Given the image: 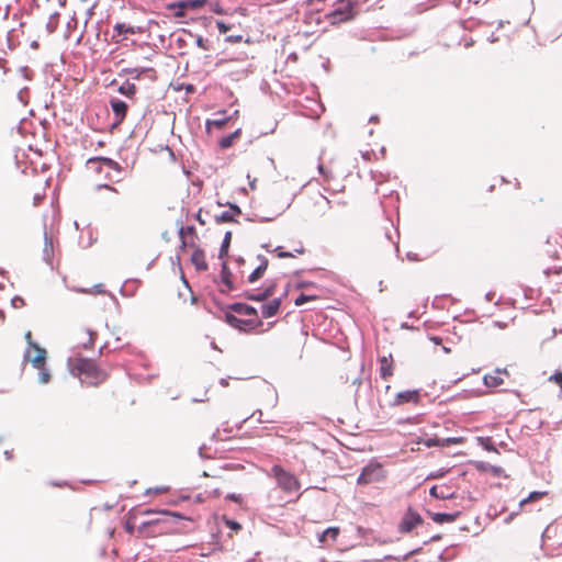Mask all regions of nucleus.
Segmentation results:
<instances>
[{
  "label": "nucleus",
  "mask_w": 562,
  "mask_h": 562,
  "mask_svg": "<svg viewBox=\"0 0 562 562\" xmlns=\"http://www.w3.org/2000/svg\"><path fill=\"white\" fill-rule=\"evenodd\" d=\"M228 206H229V210L233 214H234V217L236 215H240L241 214V209L235 204V203H228Z\"/></svg>",
  "instance_id": "obj_51"
},
{
  "label": "nucleus",
  "mask_w": 562,
  "mask_h": 562,
  "mask_svg": "<svg viewBox=\"0 0 562 562\" xmlns=\"http://www.w3.org/2000/svg\"><path fill=\"white\" fill-rule=\"evenodd\" d=\"M362 384V379L361 376H356L353 380H352V385H357V390L355 392V395H353V401H355V404H358L359 402V398H360V394H359V387L360 385Z\"/></svg>",
  "instance_id": "obj_39"
},
{
  "label": "nucleus",
  "mask_w": 562,
  "mask_h": 562,
  "mask_svg": "<svg viewBox=\"0 0 562 562\" xmlns=\"http://www.w3.org/2000/svg\"><path fill=\"white\" fill-rule=\"evenodd\" d=\"M472 464L480 472H487L490 470L491 464L484 461H473Z\"/></svg>",
  "instance_id": "obj_41"
},
{
  "label": "nucleus",
  "mask_w": 562,
  "mask_h": 562,
  "mask_svg": "<svg viewBox=\"0 0 562 562\" xmlns=\"http://www.w3.org/2000/svg\"><path fill=\"white\" fill-rule=\"evenodd\" d=\"M125 530L130 535H133V532L135 530L134 525L130 520H127L126 524H125Z\"/></svg>",
  "instance_id": "obj_57"
},
{
  "label": "nucleus",
  "mask_w": 562,
  "mask_h": 562,
  "mask_svg": "<svg viewBox=\"0 0 562 562\" xmlns=\"http://www.w3.org/2000/svg\"><path fill=\"white\" fill-rule=\"evenodd\" d=\"M40 370L38 372V381L40 383L46 384L50 380V373L47 368H45V364L43 367L37 368Z\"/></svg>",
  "instance_id": "obj_37"
},
{
  "label": "nucleus",
  "mask_w": 562,
  "mask_h": 562,
  "mask_svg": "<svg viewBox=\"0 0 562 562\" xmlns=\"http://www.w3.org/2000/svg\"><path fill=\"white\" fill-rule=\"evenodd\" d=\"M190 260L198 271H206L209 269V265L205 260V252L200 247L194 249Z\"/></svg>",
  "instance_id": "obj_15"
},
{
  "label": "nucleus",
  "mask_w": 562,
  "mask_h": 562,
  "mask_svg": "<svg viewBox=\"0 0 562 562\" xmlns=\"http://www.w3.org/2000/svg\"><path fill=\"white\" fill-rule=\"evenodd\" d=\"M449 472L448 469H438L437 471H434L429 473L426 477V480H437L443 477Z\"/></svg>",
  "instance_id": "obj_38"
},
{
  "label": "nucleus",
  "mask_w": 562,
  "mask_h": 562,
  "mask_svg": "<svg viewBox=\"0 0 562 562\" xmlns=\"http://www.w3.org/2000/svg\"><path fill=\"white\" fill-rule=\"evenodd\" d=\"M54 257V244L53 237L48 234L46 224H44V248H43V260L48 265L53 266Z\"/></svg>",
  "instance_id": "obj_14"
},
{
  "label": "nucleus",
  "mask_w": 562,
  "mask_h": 562,
  "mask_svg": "<svg viewBox=\"0 0 562 562\" xmlns=\"http://www.w3.org/2000/svg\"><path fill=\"white\" fill-rule=\"evenodd\" d=\"M460 441H461V439L456 438V437L445 438V439H441V447H449L450 445L458 443Z\"/></svg>",
  "instance_id": "obj_48"
},
{
  "label": "nucleus",
  "mask_w": 562,
  "mask_h": 562,
  "mask_svg": "<svg viewBox=\"0 0 562 562\" xmlns=\"http://www.w3.org/2000/svg\"><path fill=\"white\" fill-rule=\"evenodd\" d=\"M271 472L278 483V485L285 492H295L300 488L297 479L281 465L274 464Z\"/></svg>",
  "instance_id": "obj_3"
},
{
  "label": "nucleus",
  "mask_w": 562,
  "mask_h": 562,
  "mask_svg": "<svg viewBox=\"0 0 562 562\" xmlns=\"http://www.w3.org/2000/svg\"><path fill=\"white\" fill-rule=\"evenodd\" d=\"M224 321L233 328L241 333H251L262 325V321L258 318L243 319L238 318L231 312L224 314Z\"/></svg>",
  "instance_id": "obj_4"
},
{
  "label": "nucleus",
  "mask_w": 562,
  "mask_h": 562,
  "mask_svg": "<svg viewBox=\"0 0 562 562\" xmlns=\"http://www.w3.org/2000/svg\"><path fill=\"white\" fill-rule=\"evenodd\" d=\"M420 400L419 390H406L398 392L392 403L393 406H398L404 403H414L417 404Z\"/></svg>",
  "instance_id": "obj_11"
},
{
  "label": "nucleus",
  "mask_w": 562,
  "mask_h": 562,
  "mask_svg": "<svg viewBox=\"0 0 562 562\" xmlns=\"http://www.w3.org/2000/svg\"><path fill=\"white\" fill-rule=\"evenodd\" d=\"M216 26H217L218 32H220L221 34H225V33H227V32L233 27V25H231V24H226V23H225V22H223V21H216Z\"/></svg>",
  "instance_id": "obj_43"
},
{
  "label": "nucleus",
  "mask_w": 562,
  "mask_h": 562,
  "mask_svg": "<svg viewBox=\"0 0 562 562\" xmlns=\"http://www.w3.org/2000/svg\"><path fill=\"white\" fill-rule=\"evenodd\" d=\"M296 289H310V288H317V284L312 281H300L295 285Z\"/></svg>",
  "instance_id": "obj_45"
},
{
  "label": "nucleus",
  "mask_w": 562,
  "mask_h": 562,
  "mask_svg": "<svg viewBox=\"0 0 562 562\" xmlns=\"http://www.w3.org/2000/svg\"><path fill=\"white\" fill-rule=\"evenodd\" d=\"M385 238L390 244L393 245L395 252L398 255V252H400V248H398L400 233H398V231L396 228L393 232L386 231Z\"/></svg>",
  "instance_id": "obj_30"
},
{
  "label": "nucleus",
  "mask_w": 562,
  "mask_h": 562,
  "mask_svg": "<svg viewBox=\"0 0 562 562\" xmlns=\"http://www.w3.org/2000/svg\"><path fill=\"white\" fill-rule=\"evenodd\" d=\"M429 495L437 499H452L454 498V493H449L448 488L445 487H438L437 485H434L429 490Z\"/></svg>",
  "instance_id": "obj_23"
},
{
  "label": "nucleus",
  "mask_w": 562,
  "mask_h": 562,
  "mask_svg": "<svg viewBox=\"0 0 562 562\" xmlns=\"http://www.w3.org/2000/svg\"><path fill=\"white\" fill-rule=\"evenodd\" d=\"M176 262L178 265L179 270L182 271L179 254H177L176 257H175V260H172V263H176Z\"/></svg>",
  "instance_id": "obj_64"
},
{
  "label": "nucleus",
  "mask_w": 562,
  "mask_h": 562,
  "mask_svg": "<svg viewBox=\"0 0 562 562\" xmlns=\"http://www.w3.org/2000/svg\"><path fill=\"white\" fill-rule=\"evenodd\" d=\"M215 222L217 224L235 222L234 214L231 211H224L215 216Z\"/></svg>",
  "instance_id": "obj_36"
},
{
  "label": "nucleus",
  "mask_w": 562,
  "mask_h": 562,
  "mask_svg": "<svg viewBox=\"0 0 562 562\" xmlns=\"http://www.w3.org/2000/svg\"><path fill=\"white\" fill-rule=\"evenodd\" d=\"M97 189H98V190H100V189H108V190H111V191L117 192V190H116L114 187L110 186V184H99V186L97 187Z\"/></svg>",
  "instance_id": "obj_59"
},
{
  "label": "nucleus",
  "mask_w": 562,
  "mask_h": 562,
  "mask_svg": "<svg viewBox=\"0 0 562 562\" xmlns=\"http://www.w3.org/2000/svg\"><path fill=\"white\" fill-rule=\"evenodd\" d=\"M71 372L74 375H85L90 379L92 385H98L106 378L105 372L93 360L87 358H79Z\"/></svg>",
  "instance_id": "obj_1"
},
{
  "label": "nucleus",
  "mask_w": 562,
  "mask_h": 562,
  "mask_svg": "<svg viewBox=\"0 0 562 562\" xmlns=\"http://www.w3.org/2000/svg\"><path fill=\"white\" fill-rule=\"evenodd\" d=\"M544 492H538V491H533L531 492L528 497L521 499L519 502V508L524 507L527 503H530V502H536L538 499H540L541 497L544 496Z\"/></svg>",
  "instance_id": "obj_34"
},
{
  "label": "nucleus",
  "mask_w": 562,
  "mask_h": 562,
  "mask_svg": "<svg viewBox=\"0 0 562 562\" xmlns=\"http://www.w3.org/2000/svg\"><path fill=\"white\" fill-rule=\"evenodd\" d=\"M123 72L127 74L132 79H139L146 71H153L151 68H124Z\"/></svg>",
  "instance_id": "obj_31"
},
{
  "label": "nucleus",
  "mask_w": 562,
  "mask_h": 562,
  "mask_svg": "<svg viewBox=\"0 0 562 562\" xmlns=\"http://www.w3.org/2000/svg\"><path fill=\"white\" fill-rule=\"evenodd\" d=\"M176 262L178 265L179 270L182 271L179 254H177L176 257H175V260H172V263H176Z\"/></svg>",
  "instance_id": "obj_63"
},
{
  "label": "nucleus",
  "mask_w": 562,
  "mask_h": 562,
  "mask_svg": "<svg viewBox=\"0 0 562 562\" xmlns=\"http://www.w3.org/2000/svg\"><path fill=\"white\" fill-rule=\"evenodd\" d=\"M282 303V297H277L261 306V314L263 318H270L278 314Z\"/></svg>",
  "instance_id": "obj_19"
},
{
  "label": "nucleus",
  "mask_w": 562,
  "mask_h": 562,
  "mask_svg": "<svg viewBox=\"0 0 562 562\" xmlns=\"http://www.w3.org/2000/svg\"><path fill=\"white\" fill-rule=\"evenodd\" d=\"M49 33H53L56 30V24H53L52 20L46 25Z\"/></svg>",
  "instance_id": "obj_62"
},
{
  "label": "nucleus",
  "mask_w": 562,
  "mask_h": 562,
  "mask_svg": "<svg viewBox=\"0 0 562 562\" xmlns=\"http://www.w3.org/2000/svg\"><path fill=\"white\" fill-rule=\"evenodd\" d=\"M194 218L201 224H205V220L202 217L201 210L194 215Z\"/></svg>",
  "instance_id": "obj_58"
},
{
  "label": "nucleus",
  "mask_w": 562,
  "mask_h": 562,
  "mask_svg": "<svg viewBox=\"0 0 562 562\" xmlns=\"http://www.w3.org/2000/svg\"><path fill=\"white\" fill-rule=\"evenodd\" d=\"M266 272V269L263 266H258L249 276H248V282L249 283H255L257 282L259 279H261L263 277Z\"/></svg>",
  "instance_id": "obj_35"
},
{
  "label": "nucleus",
  "mask_w": 562,
  "mask_h": 562,
  "mask_svg": "<svg viewBox=\"0 0 562 562\" xmlns=\"http://www.w3.org/2000/svg\"><path fill=\"white\" fill-rule=\"evenodd\" d=\"M488 472L496 477H501L504 474V469L502 467L491 464Z\"/></svg>",
  "instance_id": "obj_46"
},
{
  "label": "nucleus",
  "mask_w": 562,
  "mask_h": 562,
  "mask_svg": "<svg viewBox=\"0 0 562 562\" xmlns=\"http://www.w3.org/2000/svg\"><path fill=\"white\" fill-rule=\"evenodd\" d=\"M430 340L435 344V345H440L442 342V338L439 337V336H431L430 337Z\"/></svg>",
  "instance_id": "obj_61"
},
{
  "label": "nucleus",
  "mask_w": 562,
  "mask_h": 562,
  "mask_svg": "<svg viewBox=\"0 0 562 562\" xmlns=\"http://www.w3.org/2000/svg\"><path fill=\"white\" fill-rule=\"evenodd\" d=\"M428 516L437 524H445V522H453L456 521L460 515L461 512H454V513H432L430 510H427Z\"/></svg>",
  "instance_id": "obj_18"
},
{
  "label": "nucleus",
  "mask_w": 562,
  "mask_h": 562,
  "mask_svg": "<svg viewBox=\"0 0 562 562\" xmlns=\"http://www.w3.org/2000/svg\"><path fill=\"white\" fill-rule=\"evenodd\" d=\"M241 134V130L240 128H237L236 131H234L233 133L226 135V136H223L220 140H218V146L222 148V149H226V148H229L236 138H238Z\"/></svg>",
  "instance_id": "obj_26"
},
{
  "label": "nucleus",
  "mask_w": 562,
  "mask_h": 562,
  "mask_svg": "<svg viewBox=\"0 0 562 562\" xmlns=\"http://www.w3.org/2000/svg\"><path fill=\"white\" fill-rule=\"evenodd\" d=\"M195 45L204 50H209L211 47L207 40H204L201 35H195Z\"/></svg>",
  "instance_id": "obj_40"
},
{
  "label": "nucleus",
  "mask_w": 562,
  "mask_h": 562,
  "mask_svg": "<svg viewBox=\"0 0 562 562\" xmlns=\"http://www.w3.org/2000/svg\"><path fill=\"white\" fill-rule=\"evenodd\" d=\"M232 277L233 273L228 267V263L223 261L221 265L220 282L225 286V289H221V293L227 294L229 291L235 289Z\"/></svg>",
  "instance_id": "obj_13"
},
{
  "label": "nucleus",
  "mask_w": 562,
  "mask_h": 562,
  "mask_svg": "<svg viewBox=\"0 0 562 562\" xmlns=\"http://www.w3.org/2000/svg\"><path fill=\"white\" fill-rule=\"evenodd\" d=\"M276 288H277V283L272 282L271 284L266 286L262 291H258V293H254L252 291H246L244 293V297L249 301L263 302L273 295Z\"/></svg>",
  "instance_id": "obj_12"
},
{
  "label": "nucleus",
  "mask_w": 562,
  "mask_h": 562,
  "mask_svg": "<svg viewBox=\"0 0 562 562\" xmlns=\"http://www.w3.org/2000/svg\"><path fill=\"white\" fill-rule=\"evenodd\" d=\"M384 477L383 469L379 463H369L363 467L361 473L357 479V483L360 485H368L382 481Z\"/></svg>",
  "instance_id": "obj_5"
},
{
  "label": "nucleus",
  "mask_w": 562,
  "mask_h": 562,
  "mask_svg": "<svg viewBox=\"0 0 562 562\" xmlns=\"http://www.w3.org/2000/svg\"><path fill=\"white\" fill-rule=\"evenodd\" d=\"M211 10L216 14H222L224 12L222 5L220 2H215L211 4Z\"/></svg>",
  "instance_id": "obj_53"
},
{
  "label": "nucleus",
  "mask_w": 562,
  "mask_h": 562,
  "mask_svg": "<svg viewBox=\"0 0 562 562\" xmlns=\"http://www.w3.org/2000/svg\"><path fill=\"white\" fill-rule=\"evenodd\" d=\"M11 305L14 307V308H19V307H22L23 305H25V302H24V299L19 296V295H15L12 300H11Z\"/></svg>",
  "instance_id": "obj_47"
},
{
  "label": "nucleus",
  "mask_w": 562,
  "mask_h": 562,
  "mask_svg": "<svg viewBox=\"0 0 562 562\" xmlns=\"http://www.w3.org/2000/svg\"><path fill=\"white\" fill-rule=\"evenodd\" d=\"M226 310L232 311L237 314H240V315L257 316V310L254 306L246 304V303H241V302H235V303L228 304L226 306Z\"/></svg>",
  "instance_id": "obj_16"
},
{
  "label": "nucleus",
  "mask_w": 562,
  "mask_h": 562,
  "mask_svg": "<svg viewBox=\"0 0 562 562\" xmlns=\"http://www.w3.org/2000/svg\"><path fill=\"white\" fill-rule=\"evenodd\" d=\"M117 91L127 98H132L136 93V86L133 82L126 80L119 87Z\"/></svg>",
  "instance_id": "obj_29"
},
{
  "label": "nucleus",
  "mask_w": 562,
  "mask_h": 562,
  "mask_svg": "<svg viewBox=\"0 0 562 562\" xmlns=\"http://www.w3.org/2000/svg\"><path fill=\"white\" fill-rule=\"evenodd\" d=\"M87 165L94 166V165H103L106 168L115 171H121V165L109 157H92L89 158L87 161Z\"/></svg>",
  "instance_id": "obj_21"
},
{
  "label": "nucleus",
  "mask_w": 562,
  "mask_h": 562,
  "mask_svg": "<svg viewBox=\"0 0 562 562\" xmlns=\"http://www.w3.org/2000/svg\"><path fill=\"white\" fill-rule=\"evenodd\" d=\"M355 8L351 1H348L344 5L335 9L328 14L333 24L350 21L355 18Z\"/></svg>",
  "instance_id": "obj_7"
},
{
  "label": "nucleus",
  "mask_w": 562,
  "mask_h": 562,
  "mask_svg": "<svg viewBox=\"0 0 562 562\" xmlns=\"http://www.w3.org/2000/svg\"><path fill=\"white\" fill-rule=\"evenodd\" d=\"M422 522V516L409 507L407 513L402 518L400 524V531L404 533L411 532L417 525H420Z\"/></svg>",
  "instance_id": "obj_9"
},
{
  "label": "nucleus",
  "mask_w": 562,
  "mask_h": 562,
  "mask_svg": "<svg viewBox=\"0 0 562 562\" xmlns=\"http://www.w3.org/2000/svg\"><path fill=\"white\" fill-rule=\"evenodd\" d=\"M113 32H114L113 37H115V36H123L125 34H131V35L140 34L144 32V29L140 26H131V25H126L125 23L119 22L113 26Z\"/></svg>",
  "instance_id": "obj_20"
},
{
  "label": "nucleus",
  "mask_w": 562,
  "mask_h": 562,
  "mask_svg": "<svg viewBox=\"0 0 562 562\" xmlns=\"http://www.w3.org/2000/svg\"><path fill=\"white\" fill-rule=\"evenodd\" d=\"M110 105H111V109L115 116V121L113 122L112 127H116L125 119V116L127 114L128 105L125 101L117 99V98H112L110 100Z\"/></svg>",
  "instance_id": "obj_10"
},
{
  "label": "nucleus",
  "mask_w": 562,
  "mask_h": 562,
  "mask_svg": "<svg viewBox=\"0 0 562 562\" xmlns=\"http://www.w3.org/2000/svg\"><path fill=\"white\" fill-rule=\"evenodd\" d=\"M243 41L241 35H228L225 37V42L227 43H238Z\"/></svg>",
  "instance_id": "obj_52"
},
{
  "label": "nucleus",
  "mask_w": 562,
  "mask_h": 562,
  "mask_svg": "<svg viewBox=\"0 0 562 562\" xmlns=\"http://www.w3.org/2000/svg\"><path fill=\"white\" fill-rule=\"evenodd\" d=\"M257 259H258V260H259V262H260V263H259V266H263V267H265V269L267 270L268 265H269L268 259H267L263 255H258V256H257Z\"/></svg>",
  "instance_id": "obj_54"
},
{
  "label": "nucleus",
  "mask_w": 562,
  "mask_h": 562,
  "mask_svg": "<svg viewBox=\"0 0 562 562\" xmlns=\"http://www.w3.org/2000/svg\"><path fill=\"white\" fill-rule=\"evenodd\" d=\"M25 340L29 345V348L24 353V361H31L34 368L43 367L46 362V350L33 341L31 331L25 334Z\"/></svg>",
  "instance_id": "obj_2"
},
{
  "label": "nucleus",
  "mask_w": 562,
  "mask_h": 562,
  "mask_svg": "<svg viewBox=\"0 0 562 562\" xmlns=\"http://www.w3.org/2000/svg\"><path fill=\"white\" fill-rule=\"evenodd\" d=\"M165 524L166 520L160 517L143 521L138 526V533L144 536H155L156 533H160L166 530L164 527Z\"/></svg>",
  "instance_id": "obj_8"
},
{
  "label": "nucleus",
  "mask_w": 562,
  "mask_h": 562,
  "mask_svg": "<svg viewBox=\"0 0 562 562\" xmlns=\"http://www.w3.org/2000/svg\"><path fill=\"white\" fill-rule=\"evenodd\" d=\"M88 334H89V341L88 344H85L83 347L87 349V348H90L92 345H93V338L95 336V333H93L92 330H88Z\"/></svg>",
  "instance_id": "obj_55"
},
{
  "label": "nucleus",
  "mask_w": 562,
  "mask_h": 562,
  "mask_svg": "<svg viewBox=\"0 0 562 562\" xmlns=\"http://www.w3.org/2000/svg\"><path fill=\"white\" fill-rule=\"evenodd\" d=\"M319 296L316 295V294H305V293H301L294 301V304L296 306H302L303 304L307 303V302H312V301H315L317 300Z\"/></svg>",
  "instance_id": "obj_33"
},
{
  "label": "nucleus",
  "mask_w": 562,
  "mask_h": 562,
  "mask_svg": "<svg viewBox=\"0 0 562 562\" xmlns=\"http://www.w3.org/2000/svg\"><path fill=\"white\" fill-rule=\"evenodd\" d=\"M499 369L496 370V373H501ZM483 382L487 387H497L503 384V379L498 374H485L483 376Z\"/></svg>",
  "instance_id": "obj_27"
},
{
  "label": "nucleus",
  "mask_w": 562,
  "mask_h": 562,
  "mask_svg": "<svg viewBox=\"0 0 562 562\" xmlns=\"http://www.w3.org/2000/svg\"><path fill=\"white\" fill-rule=\"evenodd\" d=\"M179 237H180V246L179 250L183 251L187 248L188 241L186 240L187 236L198 237L195 233V227L193 225L180 226L179 227Z\"/></svg>",
  "instance_id": "obj_22"
},
{
  "label": "nucleus",
  "mask_w": 562,
  "mask_h": 562,
  "mask_svg": "<svg viewBox=\"0 0 562 562\" xmlns=\"http://www.w3.org/2000/svg\"><path fill=\"white\" fill-rule=\"evenodd\" d=\"M248 221H259L261 223H267L273 220V217H259V218H247Z\"/></svg>",
  "instance_id": "obj_60"
},
{
  "label": "nucleus",
  "mask_w": 562,
  "mask_h": 562,
  "mask_svg": "<svg viewBox=\"0 0 562 562\" xmlns=\"http://www.w3.org/2000/svg\"><path fill=\"white\" fill-rule=\"evenodd\" d=\"M477 441L484 450L498 452L491 437H479Z\"/></svg>",
  "instance_id": "obj_32"
},
{
  "label": "nucleus",
  "mask_w": 562,
  "mask_h": 562,
  "mask_svg": "<svg viewBox=\"0 0 562 562\" xmlns=\"http://www.w3.org/2000/svg\"><path fill=\"white\" fill-rule=\"evenodd\" d=\"M379 363H380V376L383 379V380H387L389 378H391L393 375V358H392V355H389L387 357L386 356H383L381 358H379Z\"/></svg>",
  "instance_id": "obj_17"
},
{
  "label": "nucleus",
  "mask_w": 562,
  "mask_h": 562,
  "mask_svg": "<svg viewBox=\"0 0 562 562\" xmlns=\"http://www.w3.org/2000/svg\"><path fill=\"white\" fill-rule=\"evenodd\" d=\"M424 445L428 448H431V447H441V439L440 438H437V437H434V438H428L426 440H424Z\"/></svg>",
  "instance_id": "obj_42"
},
{
  "label": "nucleus",
  "mask_w": 562,
  "mask_h": 562,
  "mask_svg": "<svg viewBox=\"0 0 562 562\" xmlns=\"http://www.w3.org/2000/svg\"><path fill=\"white\" fill-rule=\"evenodd\" d=\"M225 522H226V526L231 529V530H234V531H238L241 529V526L238 521L236 520H233V519H225Z\"/></svg>",
  "instance_id": "obj_44"
},
{
  "label": "nucleus",
  "mask_w": 562,
  "mask_h": 562,
  "mask_svg": "<svg viewBox=\"0 0 562 562\" xmlns=\"http://www.w3.org/2000/svg\"><path fill=\"white\" fill-rule=\"evenodd\" d=\"M218 117L206 120L205 126L206 130L210 131L211 126H214L216 128H223L227 122L229 121V117L225 115V112L217 113Z\"/></svg>",
  "instance_id": "obj_24"
},
{
  "label": "nucleus",
  "mask_w": 562,
  "mask_h": 562,
  "mask_svg": "<svg viewBox=\"0 0 562 562\" xmlns=\"http://www.w3.org/2000/svg\"><path fill=\"white\" fill-rule=\"evenodd\" d=\"M549 381L550 382H554L557 384H560L561 389H562V372L561 371H558L555 372L554 374H552L550 378H549Z\"/></svg>",
  "instance_id": "obj_50"
},
{
  "label": "nucleus",
  "mask_w": 562,
  "mask_h": 562,
  "mask_svg": "<svg viewBox=\"0 0 562 562\" xmlns=\"http://www.w3.org/2000/svg\"><path fill=\"white\" fill-rule=\"evenodd\" d=\"M274 251H277L279 258H291L294 257V255L290 251L282 250L281 246H278Z\"/></svg>",
  "instance_id": "obj_49"
},
{
  "label": "nucleus",
  "mask_w": 562,
  "mask_h": 562,
  "mask_svg": "<svg viewBox=\"0 0 562 562\" xmlns=\"http://www.w3.org/2000/svg\"><path fill=\"white\" fill-rule=\"evenodd\" d=\"M227 499H231L233 502H236V503H239L241 502V496L239 494H235V493H232V494H228L226 496Z\"/></svg>",
  "instance_id": "obj_56"
},
{
  "label": "nucleus",
  "mask_w": 562,
  "mask_h": 562,
  "mask_svg": "<svg viewBox=\"0 0 562 562\" xmlns=\"http://www.w3.org/2000/svg\"><path fill=\"white\" fill-rule=\"evenodd\" d=\"M231 241H232V232L231 231H227L224 235V238H223V241L221 244V247H220V251H218V258H224L228 255V250H229V247H231Z\"/></svg>",
  "instance_id": "obj_28"
},
{
  "label": "nucleus",
  "mask_w": 562,
  "mask_h": 562,
  "mask_svg": "<svg viewBox=\"0 0 562 562\" xmlns=\"http://www.w3.org/2000/svg\"><path fill=\"white\" fill-rule=\"evenodd\" d=\"M207 0H179L176 2L168 3L166 8L173 11L175 18H183L187 10H198L204 7Z\"/></svg>",
  "instance_id": "obj_6"
},
{
  "label": "nucleus",
  "mask_w": 562,
  "mask_h": 562,
  "mask_svg": "<svg viewBox=\"0 0 562 562\" xmlns=\"http://www.w3.org/2000/svg\"><path fill=\"white\" fill-rule=\"evenodd\" d=\"M338 535H339L338 527H328L322 533L318 535V541L323 544H325L329 539L331 541H336Z\"/></svg>",
  "instance_id": "obj_25"
}]
</instances>
